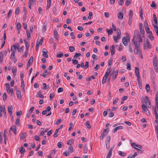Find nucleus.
<instances>
[{
  "instance_id": "nucleus-1",
  "label": "nucleus",
  "mask_w": 158,
  "mask_h": 158,
  "mask_svg": "<svg viewBox=\"0 0 158 158\" xmlns=\"http://www.w3.org/2000/svg\"><path fill=\"white\" fill-rule=\"evenodd\" d=\"M121 35V31L119 29H118L117 31V36H114V40L115 42H117V40L120 38Z\"/></svg>"
},
{
  "instance_id": "nucleus-2",
  "label": "nucleus",
  "mask_w": 158,
  "mask_h": 158,
  "mask_svg": "<svg viewBox=\"0 0 158 158\" xmlns=\"http://www.w3.org/2000/svg\"><path fill=\"white\" fill-rule=\"evenodd\" d=\"M142 108L143 111L146 113L147 115H150V114L149 110L147 108V106L144 104H143L142 105Z\"/></svg>"
},
{
  "instance_id": "nucleus-3",
  "label": "nucleus",
  "mask_w": 158,
  "mask_h": 158,
  "mask_svg": "<svg viewBox=\"0 0 158 158\" xmlns=\"http://www.w3.org/2000/svg\"><path fill=\"white\" fill-rule=\"evenodd\" d=\"M152 48V45L150 44L148 41L147 40L146 43H145L144 44V49H145L148 48L151 49Z\"/></svg>"
},
{
  "instance_id": "nucleus-4",
  "label": "nucleus",
  "mask_w": 158,
  "mask_h": 158,
  "mask_svg": "<svg viewBox=\"0 0 158 158\" xmlns=\"http://www.w3.org/2000/svg\"><path fill=\"white\" fill-rule=\"evenodd\" d=\"M109 76V73L108 72H107L106 73L103 77V80H102V84H104L105 83L106 81V79Z\"/></svg>"
},
{
  "instance_id": "nucleus-5",
  "label": "nucleus",
  "mask_w": 158,
  "mask_h": 158,
  "mask_svg": "<svg viewBox=\"0 0 158 158\" xmlns=\"http://www.w3.org/2000/svg\"><path fill=\"white\" fill-rule=\"evenodd\" d=\"M42 52L43 53V56L45 58H48V52L46 49L43 48L42 50Z\"/></svg>"
},
{
  "instance_id": "nucleus-6",
  "label": "nucleus",
  "mask_w": 158,
  "mask_h": 158,
  "mask_svg": "<svg viewBox=\"0 0 158 158\" xmlns=\"http://www.w3.org/2000/svg\"><path fill=\"white\" fill-rule=\"evenodd\" d=\"M33 57L32 56H31L30 59L28 60L27 64L26 67L28 69L30 66L31 63L33 62Z\"/></svg>"
},
{
  "instance_id": "nucleus-7",
  "label": "nucleus",
  "mask_w": 158,
  "mask_h": 158,
  "mask_svg": "<svg viewBox=\"0 0 158 158\" xmlns=\"http://www.w3.org/2000/svg\"><path fill=\"white\" fill-rule=\"evenodd\" d=\"M132 43L135 46V48H139L140 45L137 41H135V38H134L132 40Z\"/></svg>"
},
{
  "instance_id": "nucleus-8",
  "label": "nucleus",
  "mask_w": 158,
  "mask_h": 158,
  "mask_svg": "<svg viewBox=\"0 0 158 158\" xmlns=\"http://www.w3.org/2000/svg\"><path fill=\"white\" fill-rule=\"evenodd\" d=\"M19 44L18 43H17L15 45H14L13 47L11 48V50L12 52H15L16 49L19 47Z\"/></svg>"
},
{
  "instance_id": "nucleus-9",
  "label": "nucleus",
  "mask_w": 158,
  "mask_h": 158,
  "mask_svg": "<svg viewBox=\"0 0 158 158\" xmlns=\"http://www.w3.org/2000/svg\"><path fill=\"white\" fill-rule=\"evenodd\" d=\"M145 102L147 104H148L150 106H148V107L149 108H150L151 107V102L149 100V98L147 96L145 97Z\"/></svg>"
},
{
  "instance_id": "nucleus-10",
  "label": "nucleus",
  "mask_w": 158,
  "mask_h": 158,
  "mask_svg": "<svg viewBox=\"0 0 158 158\" xmlns=\"http://www.w3.org/2000/svg\"><path fill=\"white\" fill-rule=\"evenodd\" d=\"M122 41L123 44L125 46H127L128 45V44L127 40L125 37H124L122 38Z\"/></svg>"
},
{
  "instance_id": "nucleus-11",
  "label": "nucleus",
  "mask_w": 158,
  "mask_h": 158,
  "mask_svg": "<svg viewBox=\"0 0 158 158\" xmlns=\"http://www.w3.org/2000/svg\"><path fill=\"white\" fill-rule=\"evenodd\" d=\"M115 46L112 45L110 48V50L111 51V55L113 56L115 53Z\"/></svg>"
},
{
  "instance_id": "nucleus-12",
  "label": "nucleus",
  "mask_w": 158,
  "mask_h": 158,
  "mask_svg": "<svg viewBox=\"0 0 158 158\" xmlns=\"http://www.w3.org/2000/svg\"><path fill=\"white\" fill-rule=\"evenodd\" d=\"M10 130L13 131L15 134L16 135L17 131L16 126L15 125H14L12 127H10Z\"/></svg>"
},
{
  "instance_id": "nucleus-13",
  "label": "nucleus",
  "mask_w": 158,
  "mask_h": 158,
  "mask_svg": "<svg viewBox=\"0 0 158 158\" xmlns=\"http://www.w3.org/2000/svg\"><path fill=\"white\" fill-rule=\"evenodd\" d=\"M155 101L157 108H158V92L156 93L155 96Z\"/></svg>"
},
{
  "instance_id": "nucleus-14",
  "label": "nucleus",
  "mask_w": 158,
  "mask_h": 158,
  "mask_svg": "<svg viewBox=\"0 0 158 158\" xmlns=\"http://www.w3.org/2000/svg\"><path fill=\"white\" fill-rule=\"evenodd\" d=\"M117 16L119 19L122 20L123 18V14L121 12H119L117 14Z\"/></svg>"
},
{
  "instance_id": "nucleus-15",
  "label": "nucleus",
  "mask_w": 158,
  "mask_h": 158,
  "mask_svg": "<svg viewBox=\"0 0 158 158\" xmlns=\"http://www.w3.org/2000/svg\"><path fill=\"white\" fill-rule=\"evenodd\" d=\"M16 94H17L18 98L20 99H21V94L20 91L17 89L16 91Z\"/></svg>"
},
{
  "instance_id": "nucleus-16",
  "label": "nucleus",
  "mask_w": 158,
  "mask_h": 158,
  "mask_svg": "<svg viewBox=\"0 0 158 158\" xmlns=\"http://www.w3.org/2000/svg\"><path fill=\"white\" fill-rule=\"evenodd\" d=\"M21 87L22 88V90L23 92H25V89H24L25 87V85L24 83V81L23 79H21Z\"/></svg>"
},
{
  "instance_id": "nucleus-17",
  "label": "nucleus",
  "mask_w": 158,
  "mask_h": 158,
  "mask_svg": "<svg viewBox=\"0 0 158 158\" xmlns=\"http://www.w3.org/2000/svg\"><path fill=\"white\" fill-rule=\"evenodd\" d=\"M134 33V36L135 37L139 38V37H140V36H141L138 30L135 31Z\"/></svg>"
},
{
  "instance_id": "nucleus-18",
  "label": "nucleus",
  "mask_w": 158,
  "mask_h": 158,
  "mask_svg": "<svg viewBox=\"0 0 158 158\" xmlns=\"http://www.w3.org/2000/svg\"><path fill=\"white\" fill-rule=\"evenodd\" d=\"M118 70H116L115 71L113 74V79H115L116 78L118 74Z\"/></svg>"
},
{
  "instance_id": "nucleus-19",
  "label": "nucleus",
  "mask_w": 158,
  "mask_h": 158,
  "mask_svg": "<svg viewBox=\"0 0 158 158\" xmlns=\"http://www.w3.org/2000/svg\"><path fill=\"white\" fill-rule=\"evenodd\" d=\"M13 109L12 106H8V112L10 114V115H12V110Z\"/></svg>"
},
{
  "instance_id": "nucleus-20",
  "label": "nucleus",
  "mask_w": 158,
  "mask_h": 158,
  "mask_svg": "<svg viewBox=\"0 0 158 158\" xmlns=\"http://www.w3.org/2000/svg\"><path fill=\"white\" fill-rule=\"evenodd\" d=\"M123 126H118L116 127L113 130V132L114 133H115L117 130L118 129H123Z\"/></svg>"
},
{
  "instance_id": "nucleus-21",
  "label": "nucleus",
  "mask_w": 158,
  "mask_h": 158,
  "mask_svg": "<svg viewBox=\"0 0 158 158\" xmlns=\"http://www.w3.org/2000/svg\"><path fill=\"white\" fill-rule=\"evenodd\" d=\"M135 74L136 76L140 75L139 74V70L138 68L135 67Z\"/></svg>"
},
{
  "instance_id": "nucleus-22",
  "label": "nucleus",
  "mask_w": 158,
  "mask_h": 158,
  "mask_svg": "<svg viewBox=\"0 0 158 158\" xmlns=\"http://www.w3.org/2000/svg\"><path fill=\"white\" fill-rule=\"evenodd\" d=\"M107 139L108 140L107 141H106V147L107 148V144L108 143L109 144V143H110V136H107Z\"/></svg>"
},
{
  "instance_id": "nucleus-23",
  "label": "nucleus",
  "mask_w": 158,
  "mask_h": 158,
  "mask_svg": "<svg viewBox=\"0 0 158 158\" xmlns=\"http://www.w3.org/2000/svg\"><path fill=\"white\" fill-rule=\"evenodd\" d=\"M118 154L121 156H124L126 155L127 153L125 152H123L121 151H119L118 152Z\"/></svg>"
},
{
  "instance_id": "nucleus-24",
  "label": "nucleus",
  "mask_w": 158,
  "mask_h": 158,
  "mask_svg": "<svg viewBox=\"0 0 158 158\" xmlns=\"http://www.w3.org/2000/svg\"><path fill=\"white\" fill-rule=\"evenodd\" d=\"M29 3L32 5H35L36 4L35 0H29Z\"/></svg>"
},
{
  "instance_id": "nucleus-25",
  "label": "nucleus",
  "mask_w": 158,
  "mask_h": 158,
  "mask_svg": "<svg viewBox=\"0 0 158 158\" xmlns=\"http://www.w3.org/2000/svg\"><path fill=\"white\" fill-rule=\"evenodd\" d=\"M51 0H47V8L48 9L50 6Z\"/></svg>"
},
{
  "instance_id": "nucleus-26",
  "label": "nucleus",
  "mask_w": 158,
  "mask_h": 158,
  "mask_svg": "<svg viewBox=\"0 0 158 158\" xmlns=\"http://www.w3.org/2000/svg\"><path fill=\"white\" fill-rule=\"evenodd\" d=\"M140 49L138 48H135L134 50V52L135 55H137L139 52Z\"/></svg>"
},
{
  "instance_id": "nucleus-27",
  "label": "nucleus",
  "mask_w": 158,
  "mask_h": 158,
  "mask_svg": "<svg viewBox=\"0 0 158 158\" xmlns=\"http://www.w3.org/2000/svg\"><path fill=\"white\" fill-rule=\"evenodd\" d=\"M27 136L26 132H23L22 134V135L20 137V139H23L25 138Z\"/></svg>"
},
{
  "instance_id": "nucleus-28",
  "label": "nucleus",
  "mask_w": 158,
  "mask_h": 158,
  "mask_svg": "<svg viewBox=\"0 0 158 158\" xmlns=\"http://www.w3.org/2000/svg\"><path fill=\"white\" fill-rule=\"evenodd\" d=\"M25 151V150L24 149L23 147H21L19 148V152L20 153H23Z\"/></svg>"
},
{
  "instance_id": "nucleus-29",
  "label": "nucleus",
  "mask_w": 158,
  "mask_h": 158,
  "mask_svg": "<svg viewBox=\"0 0 158 158\" xmlns=\"http://www.w3.org/2000/svg\"><path fill=\"white\" fill-rule=\"evenodd\" d=\"M146 89L148 92H149L150 90V87L148 84H146L145 87Z\"/></svg>"
},
{
  "instance_id": "nucleus-30",
  "label": "nucleus",
  "mask_w": 158,
  "mask_h": 158,
  "mask_svg": "<svg viewBox=\"0 0 158 158\" xmlns=\"http://www.w3.org/2000/svg\"><path fill=\"white\" fill-rule=\"evenodd\" d=\"M139 56L140 57L141 59H143L142 56V51L141 49H139V52L138 54Z\"/></svg>"
},
{
  "instance_id": "nucleus-31",
  "label": "nucleus",
  "mask_w": 158,
  "mask_h": 158,
  "mask_svg": "<svg viewBox=\"0 0 158 158\" xmlns=\"http://www.w3.org/2000/svg\"><path fill=\"white\" fill-rule=\"evenodd\" d=\"M154 113H155V115L156 117V119H158V114H157V112L156 111V108H154Z\"/></svg>"
},
{
  "instance_id": "nucleus-32",
  "label": "nucleus",
  "mask_w": 158,
  "mask_h": 158,
  "mask_svg": "<svg viewBox=\"0 0 158 158\" xmlns=\"http://www.w3.org/2000/svg\"><path fill=\"white\" fill-rule=\"evenodd\" d=\"M63 56V53L62 52L61 53H57L56 54V57L57 58H60Z\"/></svg>"
},
{
  "instance_id": "nucleus-33",
  "label": "nucleus",
  "mask_w": 158,
  "mask_h": 158,
  "mask_svg": "<svg viewBox=\"0 0 158 158\" xmlns=\"http://www.w3.org/2000/svg\"><path fill=\"white\" fill-rule=\"evenodd\" d=\"M43 85L44 86L43 89L44 90H46L49 87V86L48 85H46V84L45 83H43Z\"/></svg>"
},
{
  "instance_id": "nucleus-34",
  "label": "nucleus",
  "mask_w": 158,
  "mask_h": 158,
  "mask_svg": "<svg viewBox=\"0 0 158 158\" xmlns=\"http://www.w3.org/2000/svg\"><path fill=\"white\" fill-rule=\"evenodd\" d=\"M81 55V54L79 53H76L74 56V58H76L77 57L80 56Z\"/></svg>"
},
{
  "instance_id": "nucleus-35",
  "label": "nucleus",
  "mask_w": 158,
  "mask_h": 158,
  "mask_svg": "<svg viewBox=\"0 0 158 158\" xmlns=\"http://www.w3.org/2000/svg\"><path fill=\"white\" fill-rule=\"evenodd\" d=\"M154 27L155 28V31L157 35L158 36V27L157 26H154Z\"/></svg>"
},
{
  "instance_id": "nucleus-36",
  "label": "nucleus",
  "mask_w": 158,
  "mask_h": 158,
  "mask_svg": "<svg viewBox=\"0 0 158 158\" xmlns=\"http://www.w3.org/2000/svg\"><path fill=\"white\" fill-rule=\"evenodd\" d=\"M75 49V48L73 46H70L69 47V50L70 52H73Z\"/></svg>"
},
{
  "instance_id": "nucleus-37",
  "label": "nucleus",
  "mask_w": 158,
  "mask_h": 158,
  "mask_svg": "<svg viewBox=\"0 0 158 158\" xmlns=\"http://www.w3.org/2000/svg\"><path fill=\"white\" fill-rule=\"evenodd\" d=\"M151 6L152 7H154V9H156V4L155 2H152V4L151 5Z\"/></svg>"
},
{
  "instance_id": "nucleus-38",
  "label": "nucleus",
  "mask_w": 158,
  "mask_h": 158,
  "mask_svg": "<svg viewBox=\"0 0 158 158\" xmlns=\"http://www.w3.org/2000/svg\"><path fill=\"white\" fill-rule=\"evenodd\" d=\"M54 35L55 38H56L58 37V33L57 31L56 30L54 31Z\"/></svg>"
},
{
  "instance_id": "nucleus-39",
  "label": "nucleus",
  "mask_w": 158,
  "mask_h": 158,
  "mask_svg": "<svg viewBox=\"0 0 158 158\" xmlns=\"http://www.w3.org/2000/svg\"><path fill=\"white\" fill-rule=\"evenodd\" d=\"M7 98V96H6V93H4L3 95V100L5 101H6Z\"/></svg>"
},
{
  "instance_id": "nucleus-40",
  "label": "nucleus",
  "mask_w": 158,
  "mask_h": 158,
  "mask_svg": "<svg viewBox=\"0 0 158 158\" xmlns=\"http://www.w3.org/2000/svg\"><path fill=\"white\" fill-rule=\"evenodd\" d=\"M15 52H12L10 55V58H12L13 59H15Z\"/></svg>"
},
{
  "instance_id": "nucleus-41",
  "label": "nucleus",
  "mask_w": 158,
  "mask_h": 158,
  "mask_svg": "<svg viewBox=\"0 0 158 158\" xmlns=\"http://www.w3.org/2000/svg\"><path fill=\"white\" fill-rule=\"evenodd\" d=\"M36 97H40L41 98H44V96L42 94L40 93V94H38L36 95Z\"/></svg>"
},
{
  "instance_id": "nucleus-42",
  "label": "nucleus",
  "mask_w": 158,
  "mask_h": 158,
  "mask_svg": "<svg viewBox=\"0 0 158 158\" xmlns=\"http://www.w3.org/2000/svg\"><path fill=\"white\" fill-rule=\"evenodd\" d=\"M106 31L108 33L111 35L113 33V30L112 29H110L109 30H107Z\"/></svg>"
},
{
  "instance_id": "nucleus-43",
  "label": "nucleus",
  "mask_w": 158,
  "mask_h": 158,
  "mask_svg": "<svg viewBox=\"0 0 158 158\" xmlns=\"http://www.w3.org/2000/svg\"><path fill=\"white\" fill-rule=\"evenodd\" d=\"M127 69L128 70H130L131 69V64L129 63H128L127 65Z\"/></svg>"
},
{
  "instance_id": "nucleus-44",
  "label": "nucleus",
  "mask_w": 158,
  "mask_h": 158,
  "mask_svg": "<svg viewBox=\"0 0 158 158\" xmlns=\"http://www.w3.org/2000/svg\"><path fill=\"white\" fill-rule=\"evenodd\" d=\"M86 126L88 128H90L91 127L89 123V122L87 121L86 123Z\"/></svg>"
},
{
  "instance_id": "nucleus-45",
  "label": "nucleus",
  "mask_w": 158,
  "mask_h": 158,
  "mask_svg": "<svg viewBox=\"0 0 158 158\" xmlns=\"http://www.w3.org/2000/svg\"><path fill=\"white\" fill-rule=\"evenodd\" d=\"M157 60H153V64L154 67H157Z\"/></svg>"
},
{
  "instance_id": "nucleus-46",
  "label": "nucleus",
  "mask_w": 158,
  "mask_h": 158,
  "mask_svg": "<svg viewBox=\"0 0 158 158\" xmlns=\"http://www.w3.org/2000/svg\"><path fill=\"white\" fill-rule=\"evenodd\" d=\"M140 31L143 37L144 35V29H140Z\"/></svg>"
},
{
  "instance_id": "nucleus-47",
  "label": "nucleus",
  "mask_w": 158,
  "mask_h": 158,
  "mask_svg": "<svg viewBox=\"0 0 158 158\" xmlns=\"http://www.w3.org/2000/svg\"><path fill=\"white\" fill-rule=\"evenodd\" d=\"M85 148L84 147V153H86L87 152V151L88 150V148H87V146H86V145H85Z\"/></svg>"
},
{
  "instance_id": "nucleus-48",
  "label": "nucleus",
  "mask_w": 158,
  "mask_h": 158,
  "mask_svg": "<svg viewBox=\"0 0 158 158\" xmlns=\"http://www.w3.org/2000/svg\"><path fill=\"white\" fill-rule=\"evenodd\" d=\"M54 94H53L52 93H51L50 94V96H49L50 100H52V99L53 98H54Z\"/></svg>"
},
{
  "instance_id": "nucleus-49",
  "label": "nucleus",
  "mask_w": 158,
  "mask_h": 158,
  "mask_svg": "<svg viewBox=\"0 0 158 158\" xmlns=\"http://www.w3.org/2000/svg\"><path fill=\"white\" fill-rule=\"evenodd\" d=\"M29 43H26V50L27 51H28L29 47Z\"/></svg>"
},
{
  "instance_id": "nucleus-50",
  "label": "nucleus",
  "mask_w": 158,
  "mask_h": 158,
  "mask_svg": "<svg viewBox=\"0 0 158 158\" xmlns=\"http://www.w3.org/2000/svg\"><path fill=\"white\" fill-rule=\"evenodd\" d=\"M72 60L73 62V63L74 64H77L78 63V61L77 60L75 59V60Z\"/></svg>"
},
{
  "instance_id": "nucleus-51",
  "label": "nucleus",
  "mask_w": 158,
  "mask_h": 158,
  "mask_svg": "<svg viewBox=\"0 0 158 158\" xmlns=\"http://www.w3.org/2000/svg\"><path fill=\"white\" fill-rule=\"evenodd\" d=\"M68 150L71 152L72 153L73 151V147L72 146H70L69 147Z\"/></svg>"
},
{
  "instance_id": "nucleus-52",
  "label": "nucleus",
  "mask_w": 158,
  "mask_h": 158,
  "mask_svg": "<svg viewBox=\"0 0 158 158\" xmlns=\"http://www.w3.org/2000/svg\"><path fill=\"white\" fill-rule=\"evenodd\" d=\"M27 37L28 39H29L31 37V34L28 31V30L27 31Z\"/></svg>"
},
{
  "instance_id": "nucleus-53",
  "label": "nucleus",
  "mask_w": 158,
  "mask_h": 158,
  "mask_svg": "<svg viewBox=\"0 0 158 158\" xmlns=\"http://www.w3.org/2000/svg\"><path fill=\"white\" fill-rule=\"evenodd\" d=\"M133 13L132 10H130L129 14V17L132 18Z\"/></svg>"
},
{
  "instance_id": "nucleus-54",
  "label": "nucleus",
  "mask_w": 158,
  "mask_h": 158,
  "mask_svg": "<svg viewBox=\"0 0 158 158\" xmlns=\"http://www.w3.org/2000/svg\"><path fill=\"white\" fill-rule=\"evenodd\" d=\"M3 58V54L2 52L0 53V61H2Z\"/></svg>"
},
{
  "instance_id": "nucleus-55",
  "label": "nucleus",
  "mask_w": 158,
  "mask_h": 158,
  "mask_svg": "<svg viewBox=\"0 0 158 158\" xmlns=\"http://www.w3.org/2000/svg\"><path fill=\"white\" fill-rule=\"evenodd\" d=\"M34 139L37 141H38L40 140V137L38 136H35L34 137Z\"/></svg>"
},
{
  "instance_id": "nucleus-56",
  "label": "nucleus",
  "mask_w": 158,
  "mask_h": 158,
  "mask_svg": "<svg viewBox=\"0 0 158 158\" xmlns=\"http://www.w3.org/2000/svg\"><path fill=\"white\" fill-rule=\"evenodd\" d=\"M22 114V110H20L19 111H18L16 112V115L17 116H19L21 115Z\"/></svg>"
},
{
  "instance_id": "nucleus-57",
  "label": "nucleus",
  "mask_w": 158,
  "mask_h": 158,
  "mask_svg": "<svg viewBox=\"0 0 158 158\" xmlns=\"http://www.w3.org/2000/svg\"><path fill=\"white\" fill-rule=\"evenodd\" d=\"M73 140H69L67 142V144L69 145H71L72 143Z\"/></svg>"
},
{
  "instance_id": "nucleus-58",
  "label": "nucleus",
  "mask_w": 158,
  "mask_h": 158,
  "mask_svg": "<svg viewBox=\"0 0 158 158\" xmlns=\"http://www.w3.org/2000/svg\"><path fill=\"white\" fill-rule=\"evenodd\" d=\"M136 77H137V81H138V83H139L141 82V81L140 79V75H138V76H137Z\"/></svg>"
},
{
  "instance_id": "nucleus-59",
  "label": "nucleus",
  "mask_w": 158,
  "mask_h": 158,
  "mask_svg": "<svg viewBox=\"0 0 158 158\" xmlns=\"http://www.w3.org/2000/svg\"><path fill=\"white\" fill-rule=\"evenodd\" d=\"M16 27L18 30L20 29L21 28V25L19 23H18L17 24Z\"/></svg>"
},
{
  "instance_id": "nucleus-60",
  "label": "nucleus",
  "mask_w": 158,
  "mask_h": 158,
  "mask_svg": "<svg viewBox=\"0 0 158 158\" xmlns=\"http://www.w3.org/2000/svg\"><path fill=\"white\" fill-rule=\"evenodd\" d=\"M130 0H127L126 2L125 5L127 6H128L130 4Z\"/></svg>"
},
{
  "instance_id": "nucleus-61",
  "label": "nucleus",
  "mask_w": 158,
  "mask_h": 158,
  "mask_svg": "<svg viewBox=\"0 0 158 158\" xmlns=\"http://www.w3.org/2000/svg\"><path fill=\"white\" fill-rule=\"evenodd\" d=\"M134 148L135 149L138 151V152L140 153H142L143 152V151L136 147H134Z\"/></svg>"
},
{
  "instance_id": "nucleus-62",
  "label": "nucleus",
  "mask_w": 158,
  "mask_h": 158,
  "mask_svg": "<svg viewBox=\"0 0 158 158\" xmlns=\"http://www.w3.org/2000/svg\"><path fill=\"white\" fill-rule=\"evenodd\" d=\"M15 124L17 125H19V118H17L16 122H15Z\"/></svg>"
},
{
  "instance_id": "nucleus-63",
  "label": "nucleus",
  "mask_w": 158,
  "mask_h": 158,
  "mask_svg": "<svg viewBox=\"0 0 158 158\" xmlns=\"http://www.w3.org/2000/svg\"><path fill=\"white\" fill-rule=\"evenodd\" d=\"M112 154V152L111 150H110L109 152L108 153L107 156L110 157L111 156Z\"/></svg>"
},
{
  "instance_id": "nucleus-64",
  "label": "nucleus",
  "mask_w": 158,
  "mask_h": 158,
  "mask_svg": "<svg viewBox=\"0 0 158 158\" xmlns=\"http://www.w3.org/2000/svg\"><path fill=\"white\" fill-rule=\"evenodd\" d=\"M114 114L112 112H110V113L109 114V116L110 117H112L114 116Z\"/></svg>"
}]
</instances>
